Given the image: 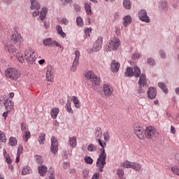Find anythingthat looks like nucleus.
Instances as JSON below:
<instances>
[{"label": "nucleus", "mask_w": 179, "mask_h": 179, "mask_svg": "<svg viewBox=\"0 0 179 179\" xmlns=\"http://www.w3.org/2000/svg\"><path fill=\"white\" fill-rule=\"evenodd\" d=\"M22 42L23 39L22 36L15 31L10 36L9 42L4 45V48L6 51H8V52H16V49L13 45H16V47H19Z\"/></svg>", "instance_id": "obj_1"}, {"label": "nucleus", "mask_w": 179, "mask_h": 179, "mask_svg": "<svg viewBox=\"0 0 179 179\" xmlns=\"http://www.w3.org/2000/svg\"><path fill=\"white\" fill-rule=\"evenodd\" d=\"M101 154L99 155V158L96 162V167H99V170L101 173H103V169H104V166H106V159H107V154H106V151L104 150V148H102L101 150Z\"/></svg>", "instance_id": "obj_2"}, {"label": "nucleus", "mask_w": 179, "mask_h": 179, "mask_svg": "<svg viewBox=\"0 0 179 179\" xmlns=\"http://www.w3.org/2000/svg\"><path fill=\"white\" fill-rule=\"evenodd\" d=\"M6 76L11 80H17L20 78V71L15 68H9L5 71Z\"/></svg>", "instance_id": "obj_3"}, {"label": "nucleus", "mask_w": 179, "mask_h": 179, "mask_svg": "<svg viewBox=\"0 0 179 179\" xmlns=\"http://www.w3.org/2000/svg\"><path fill=\"white\" fill-rule=\"evenodd\" d=\"M85 78L92 83V85L99 86L100 85V78L96 76L93 71H88L85 74Z\"/></svg>", "instance_id": "obj_4"}, {"label": "nucleus", "mask_w": 179, "mask_h": 179, "mask_svg": "<svg viewBox=\"0 0 179 179\" xmlns=\"http://www.w3.org/2000/svg\"><path fill=\"white\" fill-rule=\"evenodd\" d=\"M157 136V131H156V129L154 127H148L145 130V136L144 138H147V139H152L153 138H156Z\"/></svg>", "instance_id": "obj_5"}, {"label": "nucleus", "mask_w": 179, "mask_h": 179, "mask_svg": "<svg viewBox=\"0 0 179 179\" xmlns=\"http://www.w3.org/2000/svg\"><path fill=\"white\" fill-rule=\"evenodd\" d=\"M148 80H146V76H145V74H141L138 80V85L140 86L137 91L138 94H141V93H145V86H146Z\"/></svg>", "instance_id": "obj_6"}, {"label": "nucleus", "mask_w": 179, "mask_h": 179, "mask_svg": "<svg viewBox=\"0 0 179 179\" xmlns=\"http://www.w3.org/2000/svg\"><path fill=\"white\" fill-rule=\"evenodd\" d=\"M24 57L26 61L28 62V64H30V65H33V64H34L36 62V55H34V52H33L31 49H29L28 50L25 51Z\"/></svg>", "instance_id": "obj_7"}, {"label": "nucleus", "mask_w": 179, "mask_h": 179, "mask_svg": "<svg viewBox=\"0 0 179 179\" xmlns=\"http://www.w3.org/2000/svg\"><path fill=\"white\" fill-rule=\"evenodd\" d=\"M122 166L125 167V169H133L134 170H136V171H141V169H142L141 164L138 163L135 164L129 161H125L122 164Z\"/></svg>", "instance_id": "obj_8"}, {"label": "nucleus", "mask_w": 179, "mask_h": 179, "mask_svg": "<svg viewBox=\"0 0 179 179\" xmlns=\"http://www.w3.org/2000/svg\"><path fill=\"white\" fill-rule=\"evenodd\" d=\"M74 54L75 57L71 68V71L73 72H75L76 71V68L79 66V59L80 58V52L78 50H76Z\"/></svg>", "instance_id": "obj_9"}, {"label": "nucleus", "mask_w": 179, "mask_h": 179, "mask_svg": "<svg viewBox=\"0 0 179 179\" xmlns=\"http://www.w3.org/2000/svg\"><path fill=\"white\" fill-rule=\"evenodd\" d=\"M120 39L114 38L113 40L110 41L108 48L110 51H115L118 50V47H120Z\"/></svg>", "instance_id": "obj_10"}, {"label": "nucleus", "mask_w": 179, "mask_h": 179, "mask_svg": "<svg viewBox=\"0 0 179 179\" xmlns=\"http://www.w3.org/2000/svg\"><path fill=\"white\" fill-rule=\"evenodd\" d=\"M138 17L142 22L150 23V17L148 16V11H146V10H140L138 12Z\"/></svg>", "instance_id": "obj_11"}, {"label": "nucleus", "mask_w": 179, "mask_h": 179, "mask_svg": "<svg viewBox=\"0 0 179 179\" xmlns=\"http://www.w3.org/2000/svg\"><path fill=\"white\" fill-rule=\"evenodd\" d=\"M46 78L48 82H52L54 80V69L51 65H48L46 67Z\"/></svg>", "instance_id": "obj_12"}, {"label": "nucleus", "mask_w": 179, "mask_h": 179, "mask_svg": "<svg viewBox=\"0 0 179 179\" xmlns=\"http://www.w3.org/2000/svg\"><path fill=\"white\" fill-rule=\"evenodd\" d=\"M101 45H103V38L99 37L93 45L92 51H94V52L100 51V50H101Z\"/></svg>", "instance_id": "obj_13"}, {"label": "nucleus", "mask_w": 179, "mask_h": 179, "mask_svg": "<svg viewBox=\"0 0 179 179\" xmlns=\"http://www.w3.org/2000/svg\"><path fill=\"white\" fill-rule=\"evenodd\" d=\"M50 151L53 155H55L58 152V141H57V138L55 136H52L51 138V148Z\"/></svg>", "instance_id": "obj_14"}, {"label": "nucleus", "mask_w": 179, "mask_h": 179, "mask_svg": "<svg viewBox=\"0 0 179 179\" xmlns=\"http://www.w3.org/2000/svg\"><path fill=\"white\" fill-rule=\"evenodd\" d=\"M134 134L139 138V139H145V131L142 127L135 129Z\"/></svg>", "instance_id": "obj_15"}, {"label": "nucleus", "mask_w": 179, "mask_h": 179, "mask_svg": "<svg viewBox=\"0 0 179 179\" xmlns=\"http://www.w3.org/2000/svg\"><path fill=\"white\" fill-rule=\"evenodd\" d=\"M110 69L113 73H117L120 69V63L115 60H113L110 63Z\"/></svg>", "instance_id": "obj_16"}, {"label": "nucleus", "mask_w": 179, "mask_h": 179, "mask_svg": "<svg viewBox=\"0 0 179 179\" xmlns=\"http://www.w3.org/2000/svg\"><path fill=\"white\" fill-rule=\"evenodd\" d=\"M147 94L149 99H156V95L157 94V92H156L155 87H150L147 92Z\"/></svg>", "instance_id": "obj_17"}, {"label": "nucleus", "mask_w": 179, "mask_h": 179, "mask_svg": "<svg viewBox=\"0 0 179 179\" xmlns=\"http://www.w3.org/2000/svg\"><path fill=\"white\" fill-rule=\"evenodd\" d=\"M31 10H38L40 9V3L37 2V0H31Z\"/></svg>", "instance_id": "obj_18"}, {"label": "nucleus", "mask_w": 179, "mask_h": 179, "mask_svg": "<svg viewBox=\"0 0 179 179\" xmlns=\"http://www.w3.org/2000/svg\"><path fill=\"white\" fill-rule=\"evenodd\" d=\"M3 104L6 110H12L13 108V101L10 100L4 99Z\"/></svg>", "instance_id": "obj_19"}, {"label": "nucleus", "mask_w": 179, "mask_h": 179, "mask_svg": "<svg viewBox=\"0 0 179 179\" xmlns=\"http://www.w3.org/2000/svg\"><path fill=\"white\" fill-rule=\"evenodd\" d=\"M103 92L105 96H111V94H113V90L110 89V86L107 84L103 85Z\"/></svg>", "instance_id": "obj_20"}, {"label": "nucleus", "mask_w": 179, "mask_h": 179, "mask_svg": "<svg viewBox=\"0 0 179 179\" xmlns=\"http://www.w3.org/2000/svg\"><path fill=\"white\" fill-rule=\"evenodd\" d=\"M48 12V10L47 8H43L41 10L39 18L41 20H44L45 17H47V13Z\"/></svg>", "instance_id": "obj_21"}, {"label": "nucleus", "mask_w": 179, "mask_h": 179, "mask_svg": "<svg viewBox=\"0 0 179 179\" xmlns=\"http://www.w3.org/2000/svg\"><path fill=\"white\" fill-rule=\"evenodd\" d=\"M168 8L169 3L166 1H162L161 5L159 6L160 12H164V10H167Z\"/></svg>", "instance_id": "obj_22"}, {"label": "nucleus", "mask_w": 179, "mask_h": 179, "mask_svg": "<svg viewBox=\"0 0 179 179\" xmlns=\"http://www.w3.org/2000/svg\"><path fill=\"white\" fill-rule=\"evenodd\" d=\"M58 114H59V109L58 108H54L51 110L50 115L53 120L57 118Z\"/></svg>", "instance_id": "obj_23"}, {"label": "nucleus", "mask_w": 179, "mask_h": 179, "mask_svg": "<svg viewBox=\"0 0 179 179\" xmlns=\"http://www.w3.org/2000/svg\"><path fill=\"white\" fill-rule=\"evenodd\" d=\"M38 173L41 177L45 176V173H47V166L42 165L41 166H38Z\"/></svg>", "instance_id": "obj_24"}, {"label": "nucleus", "mask_w": 179, "mask_h": 179, "mask_svg": "<svg viewBox=\"0 0 179 179\" xmlns=\"http://www.w3.org/2000/svg\"><path fill=\"white\" fill-rule=\"evenodd\" d=\"M123 21H124V27H127V26H128V24H130V23H132V17H131L130 15H126L123 18Z\"/></svg>", "instance_id": "obj_25"}, {"label": "nucleus", "mask_w": 179, "mask_h": 179, "mask_svg": "<svg viewBox=\"0 0 179 179\" xmlns=\"http://www.w3.org/2000/svg\"><path fill=\"white\" fill-rule=\"evenodd\" d=\"M158 86L159 89H162V92H164L165 94L169 93V90L167 89V87L164 83H158Z\"/></svg>", "instance_id": "obj_26"}, {"label": "nucleus", "mask_w": 179, "mask_h": 179, "mask_svg": "<svg viewBox=\"0 0 179 179\" xmlns=\"http://www.w3.org/2000/svg\"><path fill=\"white\" fill-rule=\"evenodd\" d=\"M30 173H31V169H30L29 166H25L23 167L22 170V176H26L27 174H30Z\"/></svg>", "instance_id": "obj_27"}, {"label": "nucleus", "mask_w": 179, "mask_h": 179, "mask_svg": "<svg viewBox=\"0 0 179 179\" xmlns=\"http://www.w3.org/2000/svg\"><path fill=\"white\" fill-rule=\"evenodd\" d=\"M53 43H54V41L51 38H48L43 40V45L45 47H50V45H52Z\"/></svg>", "instance_id": "obj_28"}, {"label": "nucleus", "mask_w": 179, "mask_h": 179, "mask_svg": "<svg viewBox=\"0 0 179 179\" xmlns=\"http://www.w3.org/2000/svg\"><path fill=\"white\" fill-rule=\"evenodd\" d=\"M126 76H134L135 73L134 72V69L132 67H127V71L124 73Z\"/></svg>", "instance_id": "obj_29"}, {"label": "nucleus", "mask_w": 179, "mask_h": 179, "mask_svg": "<svg viewBox=\"0 0 179 179\" xmlns=\"http://www.w3.org/2000/svg\"><path fill=\"white\" fill-rule=\"evenodd\" d=\"M71 148H76V137H71L69 140Z\"/></svg>", "instance_id": "obj_30"}, {"label": "nucleus", "mask_w": 179, "mask_h": 179, "mask_svg": "<svg viewBox=\"0 0 179 179\" xmlns=\"http://www.w3.org/2000/svg\"><path fill=\"white\" fill-rule=\"evenodd\" d=\"M66 110L67 112L70 113L71 114H73V110H72V108L71 107V100L68 99L67 103H66Z\"/></svg>", "instance_id": "obj_31"}, {"label": "nucleus", "mask_w": 179, "mask_h": 179, "mask_svg": "<svg viewBox=\"0 0 179 179\" xmlns=\"http://www.w3.org/2000/svg\"><path fill=\"white\" fill-rule=\"evenodd\" d=\"M8 145L10 146H16L17 145V139L15 137H10Z\"/></svg>", "instance_id": "obj_32"}, {"label": "nucleus", "mask_w": 179, "mask_h": 179, "mask_svg": "<svg viewBox=\"0 0 179 179\" xmlns=\"http://www.w3.org/2000/svg\"><path fill=\"white\" fill-rule=\"evenodd\" d=\"M147 64L150 65V66H155L156 65V60L153 59V57L147 58Z\"/></svg>", "instance_id": "obj_33"}, {"label": "nucleus", "mask_w": 179, "mask_h": 179, "mask_svg": "<svg viewBox=\"0 0 179 179\" xmlns=\"http://www.w3.org/2000/svg\"><path fill=\"white\" fill-rule=\"evenodd\" d=\"M44 141H45V134L41 133L38 136L39 144L44 145Z\"/></svg>", "instance_id": "obj_34"}, {"label": "nucleus", "mask_w": 179, "mask_h": 179, "mask_svg": "<svg viewBox=\"0 0 179 179\" xmlns=\"http://www.w3.org/2000/svg\"><path fill=\"white\" fill-rule=\"evenodd\" d=\"M134 76L135 78H139L141 76V69L139 67L135 66L134 67Z\"/></svg>", "instance_id": "obj_35"}, {"label": "nucleus", "mask_w": 179, "mask_h": 179, "mask_svg": "<svg viewBox=\"0 0 179 179\" xmlns=\"http://www.w3.org/2000/svg\"><path fill=\"white\" fill-rule=\"evenodd\" d=\"M123 6L124 9H131V1L129 0H123Z\"/></svg>", "instance_id": "obj_36"}, {"label": "nucleus", "mask_w": 179, "mask_h": 179, "mask_svg": "<svg viewBox=\"0 0 179 179\" xmlns=\"http://www.w3.org/2000/svg\"><path fill=\"white\" fill-rule=\"evenodd\" d=\"M71 100H73L74 104H75V107L76 108H79L80 105H79V99H78V96H73L71 97Z\"/></svg>", "instance_id": "obj_37"}, {"label": "nucleus", "mask_w": 179, "mask_h": 179, "mask_svg": "<svg viewBox=\"0 0 179 179\" xmlns=\"http://www.w3.org/2000/svg\"><path fill=\"white\" fill-rule=\"evenodd\" d=\"M88 152H96L97 150V147L94 144L91 143L87 147Z\"/></svg>", "instance_id": "obj_38"}, {"label": "nucleus", "mask_w": 179, "mask_h": 179, "mask_svg": "<svg viewBox=\"0 0 179 179\" xmlns=\"http://www.w3.org/2000/svg\"><path fill=\"white\" fill-rule=\"evenodd\" d=\"M16 58L18 59L19 62H21V64H23V62H24V57H23V54L17 53Z\"/></svg>", "instance_id": "obj_39"}, {"label": "nucleus", "mask_w": 179, "mask_h": 179, "mask_svg": "<svg viewBox=\"0 0 179 179\" xmlns=\"http://www.w3.org/2000/svg\"><path fill=\"white\" fill-rule=\"evenodd\" d=\"M85 9L86 10L87 15H92V8L90 7V5H89V3H86L85 4Z\"/></svg>", "instance_id": "obj_40"}, {"label": "nucleus", "mask_w": 179, "mask_h": 179, "mask_svg": "<svg viewBox=\"0 0 179 179\" xmlns=\"http://www.w3.org/2000/svg\"><path fill=\"white\" fill-rule=\"evenodd\" d=\"M102 134H103V132L101 131V128L97 127L96 129L95 136L100 139V138H101Z\"/></svg>", "instance_id": "obj_41"}, {"label": "nucleus", "mask_w": 179, "mask_h": 179, "mask_svg": "<svg viewBox=\"0 0 179 179\" xmlns=\"http://www.w3.org/2000/svg\"><path fill=\"white\" fill-rule=\"evenodd\" d=\"M0 141L3 143H6V136L5 135V133L2 131H0Z\"/></svg>", "instance_id": "obj_42"}, {"label": "nucleus", "mask_w": 179, "mask_h": 179, "mask_svg": "<svg viewBox=\"0 0 179 179\" xmlns=\"http://www.w3.org/2000/svg\"><path fill=\"white\" fill-rule=\"evenodd\" d=\"M76 23L77 26L82 27V26H83V19H82L80 17H78L76 18Z\"/></svg>", "instance_id": "obj_43"}, {"label": "nucleus", "mask_w": 179, "mask_h": 179, "mask_svg": "<svg viewBox=\"0 0 179 179\" xmlns=\"http://www.w3.org/2000/svg\"><path fill=\"white\" fill-rule=\"evenodd\" d=\"M84 160L87 164H93V159H92L90 156H86L84 158Z\"/></svg>", "instance_id": "obj_44"}, {"label": "nucleus", "mask_w": 179, "mask_h": 179, "mask_svg": "<svg viewBox=\"0 0 179 179\" xmlns=\"http://www.w3.org/2000/svg\"><path fill=\"white\" fill-rule=\"evenodd\" d=\"M29 138H30V131H25L24 135L23 136L24 141L27 142V141H29Z\"/></svg>", "instance_id": "obj_45"}, {"label": "nucleus", "mask_w": 179, "mask_h": 179, "mask_svg": "<svg viewBox=\"0 0 179 179\" xmlns=\"http://www.w3.org/2000/svg\"><path fill=\"white\" fill-rule=\"evenodd\" d=\"M87 177H89V169H85L83 171V178L84 179H87Z\"/></svg>", "instance_id": "obj_46"}, {"label": "nucleus", "mask_w": 179, "mask_h": 179, "mask_svg": "<svg viewBox=\"0 0 179 179\" xmlns=\"http://www.w3.org/2000/svg\"><path fill=\"white\" fill-rule=\"evenodd\" d=\"M171 171L173 173V174H176V176H179V168L178 166H173L171 168Z\"/></svg>", "instance_id": "obj_47"}, {"label": "nucleus", "mask_w": 179, "mask_h": 179, "mask_svg": "<svg viewBox=\"0 0 179 179\" xmlns=\"http://www.w3.org/2000/svg\"><path fill=\"white\" fill-rule=\"evenodd\" d=\"M131 58L134 61L136 60V59H139V58H141V54H139V53H133L132 55H131Z\"/></svg>", "instance_id": "obj_48"}, {"label": "nucleus", "mask_w": 179, "mask_h": 179, "mask_svg": "<svg viewBox=\"0 0 179 179\" xmlns=\"http://www.w3.org/2000/svg\"><path fill=\"white\" fill-rule=\"evenodd\" d=\"M117 175L118 177H120V178H122V176H124V171L121 169H117Z\"/></svg>", "instance_id": "obj_49"}, {"label": "nucleus", "mask_w": 179, "mask_h": 179, "mask_svg": "<svg viewBox=\"0 0 179 179\" xmlns=\"http://www.w3.org/2000/svg\"><path fill=\"white\" fill-rule=\"evenodd\" d=\"M159 57L162 58V59H166V52L163 50H159Z\"/></svg>", "instance_id": "obj_50"}, {"label": "nucleus", "mask_w": 179, "mask_h": 179, "mask_svg": "<svg viewBox=\"0 0 179 179\" xmlns=\"http://www.w3.org/2000/svg\"><path fill=\"white\" fill-rule=\"evenodd\" d=\"M35 162L36 163H42L43 161H41V156H40V155H35Z\"/></svg>", "instance_id": "obj_51"}, {"label": "nucleus", "mask_w": 179, "mask_h": 179, "mask_svg": "<svg viewBox=\"0 0 179 179\" xmlns=\"http://www.w3.org/2000/svg\"><path fill=\"white\" fill-rule=\"evenodd\" d=\"M70 167V164L69 162H64L63 164V168L64 170H68V169H69Z\"/></svg>", "instance_id": "obj_52"}, {"label": "nucleus", "mask_w": 179, "mask_h": 179, "mask_svg": "<svg viewBox=\"0 0 179 179\" xmlns=\"http://www.w3.org/2000/svg\"><path fill=\"white\" fill-rule=\"evenodd\" d=\"M61 22L63 24H64L65 26H66V24H68L69 23V21L68 20V19L66 18H62L61 20Z\"/></svg>", "instance_id": "obj_53"}, {"label": "nucleus", "mask_w": 179, "mask_h": 179, "mask_svg": "<svg viewBox=\"0 0 179 179\" xmlns=\"http://www.w3.org/2000/svg\"><path fill=\"white\" fill-rule=\"evenodd\" d=\"M58 35L60 36L62 38H65V37H66V34H65L64 31L59 32Z\"/></svg>", "instance_id": "obj_54"}, {"label": "nucleus", "mask_w": 179, "mask_h": 179, "mask_svg": "<svg viewBox=\"0 0 179 179\" xmlns=\"http://www.w3.org/2000/svg\"><path fill=\"white\" fill-rule=\"evenodd\" d=\"M27 128V124L24 123L21 124V131H26Z\"/></svg>", "instance_id": "obj_55"}, {"label": "nucleus", "mask_w": 179, "mask_h": 179, "mask_svg": "<svg viewBox=\"0 0 179 179\" xmlns=\"http://www.w3.org/2000/svg\"><path fill=\"white\" fill-rule=\"evenodd\" d=\"M99 178H100V174H99V173H95L91 179H99Z\"/></svg>", "instance_id": "obj_56"}, {"label": "nucleus", "mask_w": 179, "mask_h": 179, "mask_svg": "<svg viewBox=\"0 0 179 179\" xmlns=\"http://www.w3.org/2000/svg\"><path fill=\"white\" fill-rule=\"evenodd\" d=\"M74 9L76 10V12H80V6L74 4Z\"/></svg>", "instance_id": "obj_57"}, {"label": "nucleus", "mask_w": 179, "mask_h": 179, "mask_svg": "<svg viewBox=\"0 0 179 179\" xmlns=\"http://www.w3.org/2000/svg\"><path fill=\"white\" fill-rule=\"evenodd\" d=\"M98 141L99 145L101 146V148H104V146H106V143H103L100 138H99Z\"/></svg>", "instance_id": "obj_58"}, {"label": "nucleus", "mask_w": 179, "mask_h": 179, "mask_svg": "<svg viewBox=\"0 0 179 179\" xmlns=\"http://www.w3.org/2000/svg\"><path fill=\"white\" fill-rule=\"evenodd\" d=\"M6 162L7 164H12V159H10V157H7V158H6Z\"/></svg>", "instance_id": "obj_59"}, {"label": "nucleus", "mask_w": 179, "mask_h": 179, "mask_svg": "<svg viewBox=\"0 0 179 179\" xmlns=\"http://www.w3.org/2000/svg\"><path fill=\"white\" fill-rule=\"evenodd\" d=\"M19 162H20V154L19 153V152H17V156L16 157V159H15V163L17 164Z\"/></svg>", "instance_id": "obj_60"}, {"label": "nucleus", "mask_w": 179, "mask_h": 179, "mask_svg": "<svg viewBox=\"0 0 179 179\" xmlns=\"http://www.w3.org/2000/svg\"><path fill=\"white\" fill-rule=\"evenodd\" d=\"M56 30L58 34L60 33L61 31H62V27H61V25H57L56 27Z\"/></svg>", "instance_id": "obj_61"}, {"label": "nucleus", "mask_w": 179, "mask_h": 179, "mask_svg": "<svg viewBox=\"0 0 179 179\" xmlns=\"http://www.w3.org/2000/svg\"><path fill=\"white\" fill-rule=\"evenodd\" d=\"M3 153L5 159L8 158V157H10L9 154L6 153V149L5 148L3 150Z\"/></svg>", "instance_id": "obj_62"}, {"label": "nucleus", "mask_w": 179, "mask_h": 179, "mask_svg": "<svg viewBox=\"0 0 179 179\" xmlns=\"http://www.w3.org/2000/svg\"><path fill=\"white\" fill-rule=\"evenodd\" d=\"M43 26L45 29H48V27H50V22H44Z\"/></svg>", "instance_id": "obj_63"}, {"label": "nucleus", "mask_w": 179, "mask_h": 179, "mask_svg": "<svg viewBox=\"0 0 179 179\" xmlns=\"http://www.w3.org/2000/svg\"><path fill=\"white\" fill-rule=\"evenodd\" d=\"M103 138L104 141H108V134H107V133H103Z\"/></svg>", "instance_id": "obj_64"}]
</instances>
